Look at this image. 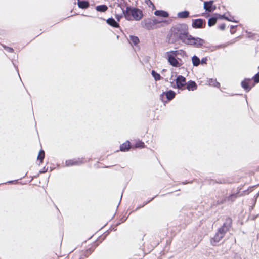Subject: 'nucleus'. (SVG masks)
I'll return each instance as SVG.
<instances>
[{
    "instance_id": "nucleus-1",
    "label": "nucleus",
    "mask_w": 259,
    "mask_h": 259,
    "mask_svg": "<svg viewBox=\"0 0 259 259\" xmlns=\"http://www.w3.org/2000/svg\"><path fill=\"white\" fill-rule=\"evenodd\" d=\"M170 37L169 41L174 42L181 41L184 43L189 34L188 26L185 23L177 24L170 29Z\"/></svg>"
},
{
    "instance_id": "nucleus-2",
    "label": "nucleus",
    "mask_w": 259,
    "mask_h": 259,
    "mask_svg": "<svg viewBox=\"0 0 259 259\" xmlns=\"http://www.w3.org/2000/svg\"><path fill=\"white\" fill-rule=\"evenodd\" d=\"M232 223V220L231 218L228 217L226 219L222 227L218 229V232L215 233L214 237L211 240V243L213 245H215V244L224 237L226 233L229 231L231 227Z\"/></svg>"
},
{
    "instance_id": "nucleus-3",
    "label": "nucleus",
    "mask_w": 259,
    "mask_h": 259,
    "mask_svg": "<svg viewBox=\"0 0 259 259\" xmlns=\"http://www.w3.org/2000/svg\"><path fill=\"white\" fill-rule=\"evenodd\" d=\"M123 13H124L125 18L128 21L132 20L139 21L142 19L143 16L142 10L132 6L126 7L125 10L123 11Z\"/></svg>"
},
{
    "instance_id": "nucleus-4",
    "label": "nucleus",
    "mask_w": 259,
    "mask_h": 259,
    "mask_svg": "<svg viewBox=\"0 0 259 259\" xmlns=\"http://www.w3.org/2000/svg\"><path fill=\"white\" fill-rule=\"evenodd\" d=\"M205 43V40L198 37H194L190 33L184 44L194 48H201Z\"/></svg>"
},
{
    "instance_id": "nucleus-5",
    "label": "nucleus",
    "mask_w": 259,
    "mask_h": 259,
    "mask_svg": "<svg viewBox=\"0 0 259 259\" xmlns=\"http://www.w3.org/2000/svg\"><path fill=\"white\" fill-rule=\"evenodd\" d=\"M175 95V92L171 90H169L166 92H163L160 95V99L163 102L165 103L168 101H170L173 99Z\"/></svg>"
},
{
    "instance_id": "nucleus-6",
    "label": "nucleus",
    "mask_w": 259,
    "mask_h": 259,
    "mask_svg": "<svg viewBox=\"0 0 259 259\" xmlns=\"http://www.w3.org/2000/svg\"><path fill=\"white\" fill-rule=\"evenodd\" d=\"M167 20H160L156 18L150 19L148 20H144L142 21V24L146 28L149 29L151 25H156L161 22H167Z\"/></svg>"
},
{
    "instance_id": "nucleus-7",
    "label": "nucleus",
    "mask_w": 259,
    "mask_h": 259,
    "mask_svg": "<svg viewBox=\"0 0 259 259\" xmlns=\"http://www.w3.org/2000/svg\"><path fill=\"white\" fill-rule=\"evenodd\" d=\"M206 24V21L205 20L198 18L192 20V27L193 28L199 29L204 28Z\"/></svg>"
},
{
    "instance_id": "nucleus-8",
    "label": "nucleus",
    "mask_w": 259,
    "mask_h": 259,
    "mask_svg": "<svg viewBox=\"0 0 259 259\" xmlns=\"http://www.w3.org/2000/svg\"><path fill=\"white\" fill-rule=\"evenodd\" d=\"M214 1L210 0L205 1L203 4V8L207 13H212L216 9V6L213 5Z\"/></svg>"
},
{
    "instance_id": "nucleus-9",
    "label": "nucleus",
    "mask_w": 259,
    "mask_h": 259,
    "mask_svg": "<svg viewBox=\"0 0 259 259\" xmlns=\"http://www.w3.org/2000/svg\"><path fill=\"white\" fill-rule=\"evenodd\" d=\"M175 80L176 86L175 85L172 86V87L174 88L176 87L178 89H180L182 88L184 85L186 84V78L182 75H178Z\"/></svg>"
},
{
    "instance_id": "nucleus-10",
    "label": "nucleus",
    "mask_w": 259,
    "mask_h": 259,
    "mask_svg": "<svg viewBox=\"0 0 259 259\" xmlns=\"http://www.w3.org/2000/svg\"><path fill=\"white\" fill-rule=\"evenodd\" d=\"M83 158H78L77 159H73L66 160L65 164L66 166H71L73 165H80L84 163Z\"/></svg>"
},
{
    "instance_id": "nucleus-11",
    "label": "nucleus",
    "mask_w": 259,
    "mask_h": 259,
    "mask_svg": "<svg viewBox=\"0 0 259 259\" xmlns=\"http://www.w3.org/2000/svg\"><path fill=\"white\" fill-rule=\"evenodd\" d=\"M167 57L168 63L172 66L179 67L182 65V63H180L179 61L177 59H176V57H175L174 55L168 54V55H167Z\"/></svg>"
},
{
    "instance_id": "nucleus-12",
    "label": "nucleus",
    "mask_w": 259,
    "mask_h": 259,
    "mask_svg": "<svg viewBox=\"0 0 259 259\" xmlns=\"http://www.w3.org/2000/svg\"><path fill=\"white\" fill-rule=\"evenodd\" d=\"M250 81L251 79L250 78H245L241 81V87L246 92H249L254 86V83H252V85L250 84Z\"/></svg>"
},
{
    "instance_id": "nucleus-13",
    "label": "nucleus",
    "mask_w": 259,
    "mask_h": 259,
    "mask_svg": "<svg viewBox=\"0 0 259 259\" xmlns=\"http://www.w3.org/2000/svg\"><path fill=\"white\" fill-rule=\"evenodd\" d=\"M116 5L117 7L121 9L122 11H124L126 7H128L127 2L125 0H117L114 6Z\"/></svg>"
},
{
    "instance_id": "nucleus-14",
    "label": "nucleus",
    "mask_w": 259,
    "mask_h": 259,
    "mask_svg": "<svg viewBox=\"0 0 259 259\" xmlns=\"http://www.w3.org/2000/svg\"><path fill=\"white\" fill-rule=\"evenodd\" d=\"M186 89L188 91H194L197 89V84L193 80H189L186 82Z\"/></svg>"
},
{
    "instance_id": "nucleus-15",
    "label": "nucleus",
    "mask_w": 259,
    "mask_h": 259,
    "mask_svg": "<svg viewBox=\"0 0 259 259\" xmlns=\"http://www.w3.org/2000/svg\"><path fill=\"white\" fill-rule=\"evenodd\" d=\"M106 23L110 26L114 27V28H118L119 27V24L117 21H115V20L113 17L109 18L106 20Z\"/></svg>"
},
{
    "instance_id": "nucleus-16",
    "label": "nucleus",
    "mask_w": 259,
    "mask_h": 259,
    "mask_svg": "<svg viewBox=\"0 0 259 259\" xmlns=\"http://www.w3.org/2000/svg\"><path fill=\"white\" fill-rule=\"evenodd\" d=\"M154 14L162 18H167L169 16V13L167 11L161 10H156L154 12Z\"/></svg>"
},
{
    "instance_id": "nucleus-17",
    "label": "nucleus",
    "mask_w": 259,
    "mask_h": 259,
    "mask_svg": "<svg viewBox=\"0 0 259 259\" xmlns=\"http://www.w3.org/2000/svg\"><path fill=\"white\" fill-rule=\"evenodd\" d=\"M130 149V142L129 141H126L125 142L122 143L120 145V150L122 152H126L129 151Z\"/></svg>"
},
{
    "instance_id": "nucleus-18",
    "label": "nucleus",
    "mask_w": 259,
    "mask_h": 259,
    "mask_svg": "<svg viewBox=\"0 0 259 259\" xmlns=\"http://www.w3.org/2000/svg\"><path fill=\"white\" fill-rule=\"evenodd\" d=\"M77 5L79 8L85 9L89 7V3L87 1L77 0Z\"/></svg>"
},
{
    "instance_id": "nucleus-19",
    "label": "nucleus",
    "mask_w": 259,
    "mask_h": 259,
    "mask_svg": "<svg viewBox=\"0 0 259 259\" xmlns=\"http://www.w3.org/2000/svg\"><path fill=\"white\" fill-rule=\"evenodd\" d=\"M215 15L216 16V17H217V19H225L228 21H230V22H235V23H237L238 22V21L237 20H230L229 17L226 16L225 15V14H218V13H215Z\"/></svg>"
},
{
    "instance_id": "nucleus-20",
    "label": "nucleus",
    "mask_w": 259,
    "mask_h": 259,
    "mask_svg": "<svg viewBox=\"0 0 259 259\" xmlns=\"http://www.w3.org/2000/svg\"><path fill=\"white\" fill-rule=\"evenodd\" d=\"M217 17H216L215 14H213V15L208 19V25L209 27H211L215 24L217 21Z\"/></svg>"
},
{
    "instance_id": "nucleus-21",
    "label": "nucleus",
    "mask_w": 259,
    "mask_h": 259,
    "mask_svg": "<svg viewBox=\"0 0 259 259\" xmlns=\"http://www.w3.org/2000/svg\"><path fill=\"white\" fill-rule=\"evenodd\" d=\"M190 13L187 10L180 12L177 14V16L180 18H186L189 16Z\"/></svg>"
},
{
    "instance_id": "nucleus-22",
    "label": "nucleus",
    "mask_w": 259,
    "mask_h": 259,
    "mask_svg": "<svg viewBox=\"0 0 259 259\" xmlns=\"http://www.w3.org/2000/svg\"><path fill=\"white\" fill-rule=\"evenodd\" d=\"M95 9L100 12H105L108 10V7L106 5H100L97 6Z\"/></svg>"
},
{
    "instance_id": "nucleus-23",
    "label": "nucleus",
    "mask_w": 259,
    "mask_h": 259,
    "mask_svg": "<svg viewBox=\"0 0 259 259\" xmlns=\"http://www.w3.org/2000/svg\"><path fill=\"white\" fill-rule=\"evenodd\" d=\"M208 84L210 86L217 87L219 88L220 87V84L217 81V79H214L213 78H210L208 80Z\"/></svg>"
},
{
    "instance_id": "nucleus-24",
    "label": "nucleus",
    "mask_w": 259,
    "mask_h": 259,
    "mask_svg": "<svg viewBox=\"0 0 259 259\" xmlns=\"http://www.w3.org/2000/svg\"><path fill=\"white\" fill-rule=\"evenodd\" d=\"M192 62L193 65L194 66H198L200 64V60L198 56L194 55L192 57Z\"/></svg>"
},
{
    "instance_id": "nucleus-25",
    "label": "nucleus",
    "mask_w": 259,
    "mask_h": 259,
    "mask_svg": "<svg viewBox=\"0 0 259 259\" xmlns=\"http://www.w3.org/2000/svg\"><path fill=\"white\" fill-rule=\"evenodd\" d=\"M139 39L137 36L134 35H130V42L134 45H137L139 42Z\"/></svg>"
},
{
    "instance_id": "nucleus-26",
    "label": "nucleus",
    "mask_w": 259,
    "mask_h": 259,
    "mask_svg": "<svg viewBox=\"0 0 259 259\" xmlns=\"http://www.w3.org/2000/svg\"><path fill=\"white\" fill-rule=\"evenodd\" d=\"M180 51H181L183 54H186V52L184 51L180 50ZM166 54L167 55H168V54L174 55V56H175V57H176L177 55H178L179 54V50H175V51L172 50V51H170L169 52H167Z\"/></svg>"
},
{
    "instance_id": "nucleus-27",
    "label": "nucleus",
    "mask_w": 259,
    "mask_h": 259,
    "mask_svg": "<svg viewBox=\"0 0 259 259\" xmlns=\"http://www.w3.org/2000/svg\"><path fill=\"white\" fill-rule=\"evenodd\" d=\"M151 75L156 81L159 80L161 78L160 75L154 70H152Z\"/></svg>"
},
{
    "instance_id": "nucleus-28",
    "label": "nucleus",
    "mask_w": 259,
    "mask_h": 259,
    "mask_svg": "<svg viewBox=\"0 0 259 259\" xmlns=\"http://www.w3.org/2000/svg\"><path fill=\"white\" fill-rule=\"evenodd\" d=\"M45 158V152L43 150L41 149L39 151V154L37 156V160L40 161V162L41 163L43 161V160Z\"/></svg>"
},
{
    "instance_id": "nucleus-29",
    "label": "nucleus",
    "mask_w": 259,
    "mask_h": 259,
    "mask_svg": "<svg viewBox=\"0 0 259 259\" xmlns=\"http://www.w3.org/2000/svg\"><path fill=\"white\" fill-rule=\"evenodd\" d=\"M237 194L233 193V194H231V195H230L228 197L227 199H228V201H234L235 200V199L237 198Z\"/></svg>"
},
{
    "instance_id": "nucleus-30",
    "label": "nucleus",
    "mask_w": 259,
    "mask_h": 259,
    "mask_svg": "<svg viewBox=\"0 0 259 259\" xmlns=\"http://www.w3.org/2000/svg\"><path fill=\"white\" fill-rule=\"evenodd\" d=\"M251 79L253 80L254 84L259 83V72L254 75Z\"/></svg>"
},
{
    "instance_id": "nucleus-31",
    "label": "nucleus",
    "mask_w": 259,
    "mask_h": 259,
    "mask_svg": "<svg viewBox=\"0 0 259 259\" xmlns=\"http://www.w3.org/2000/svg\"><path fill=\"white\" fill-rule=\"evenodd\" d=\"M94 250V248L93 247H90L87 249L84 253V255L88 257L90 254H91Z\"/></svg>"
},
{
    "instance_id": "nucleus-32",
    "label": "nucleus",
    "mask_w": 259,
    "mask_h": 259,
    "mask_svg": "<svg viewBox=\"0 0 259 259\" xmlns=\"http://www.w3.org/2000/svg\"><path fill=\"white\" fill-rule=\"evenodd\" d=\"M156 196H155V197L152 198L150 200L146 201V202H145L142 205H140L139 206H138L136 208V210H137L138 209H140V208H142L143 207H144L145 205L147 204L148 203H149L151 201H152V200L154 199V198L155 197H156Z\"/></svg>"
},
{
    "instance_id": "nucleus-33",
    "label": "nucleus",
    "mask_w": 259,
    "mask_h": 259,
    "mask_svg": "<svg viewBox=\"0 0 259 259\" xmlns=\"http://www.w3.org/2000/svg\"><path fill=\"white\" fill-rule=\"evenodd\" d=\"M124 13H123V11H122V13L121 14H115V17L117 19V21H119L123 17V16L124 17Z\"/></svg>"
},
{
    "instance_id": "nucleus-34",
    "label": "nucleus",
    "mask_w": 259,
    "mask_h": 259,
    "mask_svg": "<svg viewBox=\"0 0 259 259\" xmlns=\"http://www.w3.org/2000/svg\"><path fill=\"white\" fill-rule=\"evenodd\" d=\"M3 47L4 49L8 52L13 53L14 52V49L10 47L7 46L6 45H3Z\"/></svg>"
},
{
    "instance_id": "nucleus-35",
    "label": "nucleus",
    "mask_w": 259,
    "mask_h": 259,
    "mask_svg": "<svg viewBox=\"0 0 259 259\" xmlns=\"http://www.w3.org/2000/svg\"><path fill=\"white\" fill-rule=\"evenodd\" d=\"M136 146L138 148H144L145 146V144L142 141H139L136 143Z\"/></svg>"
},
{
    "instance_id": "nucleus-36",
    "label": "nucleus",
    "mask_w": 259,
    "mask_h": 259,
    "mask_svg": "<svg viewBox=\"0 0 259 259\" xmlns=\"http://www.w3.org/2000/svg\"><path fill=\"white\" fill-rule=\"evenodd\" d=\"M246 33H247L248 34V37L250 38L254 39L253 36L256 35L255 34L251 32H248L247 30L246 31Z\"/></svg>"
},
{
    "instance_id": "nucleus-37",
    "label": "nucleus",
    "mask_w": 259,
    "mask_h": 259,
    "mask_svg": "<svg viewBox=\"0 0 259 259\" xmlns=\"http://www.w3.org/2000/svg\"><path fill=\"white\" fill-rule=\"evenodd\" d=\"M218 28L221 30H224L226 28V25L225 23H222L221 25H218Z\"/></svg>"
},
{
    "instance_id": "nucleus-38",
    "label": "nucleus",
    "mask_w": 259,
    "mask_h": 259,
    "mask_svg": "<svg viewBox=\"0 0 259 259\" xmlns=\"http://www.w3.org/2000/svg\"><path fill=\"white\" fill-rule=\"evenodd\" d=\"M207 57H203L200 60V63H201V64H206L207 63Z\"/></svg>"
},
{
    "instance_id": "nucleus-39",
    "label": "nucleus",
    "mask_w": 259,
    "mask_h": 259,
    "mask_svg": "<svg viewBox=\"0 0 259 259\" xmlns=\"http://www.w3.org/2000/svg\"><path fill=\"white\" fill-rule=\"evenodd\" d=\"M237 25H231L230 26V29H231V30H230V33L231 34H234L236 32V31H233L232 30V29L235 28L236 27H237Z\"/></svg>"
},
{
    "instance_id": "nucleus-40",
    "label": "nucleus",
    "mask_w": 259,
    "mask_h": 259,
    "mask_svg": "<svg viewBox=\"0 0 259 259\" xmlns=\"http://www.w3.org/2000/svg\"><path fill=\"white\" fill-rule=\"evenodd\" d=\"M145 2L149 5V6L150 7V5H152L153 6V8H155V6L154 5H153V4L152 3V2L151 1V0H145Z\"/></svg>"
},
{
    "instance_id": "nucleus-41",
    "label": "nucleus",
    "mask_w": 259,
    "mask_h": 259,
    "mask_svg": "<svg viewBox=\"0 0 259 259\" xmlns=\"http://www.w3.org/2000/svg\"><path fill=\"white\" fill-rule=\"evenodd\" d=\"M48 169V167L46 168V167H44L43 169L39 171V173H44L47 171Z\"/></svg>"
},
{
    "instance_id": "nucleus-42",
    "label": "nucleus",
    "mask_w": 259,
    "mask_h": 259,
    "mask_svg": "<svg viewBox=\"0 0 259 259\" xmlns=\"http://www.w3.org/2000/svg\"><path fill=\"white\" fill-rule=\"evenodd\" d=\"M225 201H226L225 199H222L221 201H218L217 202V204L218 205L223 204Z\"/></svg>"
},
{
    "instance_id": "nucleus-43",
    "label": "nucleus",
    "mask_w": 259,
    "mask_h": 259,
    "mask_svg": "<svg viewBox=\"0 0 259 259\" xmlns=\"http://www.w3.org/2000/svg\"><path fill=\"white\" fill-rule=\"evenodd\" d=\"M230 20H235L234 19V17L233 16H230V17L229 18Z\"/></svg>"
},
{
    "instance_id": "nucleus-44",
    "label": "nucleus",
    "mask_w": 259,
    "mask_h": 259,
    "mask_svg": "<svg viewBox=\"0 0 259 259\" xmlns=\"http://www.w3.org/2000/svg\"><path fill=\"white\" fill-rule=\"evenodd\" d=\"M13 182H14V181H9L7 183H9V184H11V183H13Z\"/></svg>"
},
{
    "instance_id": "nucleus-45",
    "label": "nucleus",
    "mask_w": 259,
    "mask_h": 259,
    "mask_svg": "<svg viewBox=\"0 0 259 259\" xmlns=\"http://www.w3.org/2000/svg\"><path fill=\"white\" fill-rule=\"evenodd\" d=\"M183 183V184H187V182H184Z\"/></svg>"
},
{
    "instance_id": "nucleus-46",
    "label": "nucleus",
    "mask_w": 259,
    "mask_h": 259,
    "mask_svg": "<svg viewBox=\"0 0 259 259\" xmlns=\"http://www.w3.org/2000/svg\"><path fill=\"white\" fill-rule=\"evenodd\" d=\"M179 60L181 61V62H182V60L181 59H179Z\"/></svg>"
},
{
    "instance_id": "nucleus-47",
    "label": "nucleus",
    "mask_w": 259,
    "mask_h": 259,
    "mask_svg": "<svg viewBox=\"0 0 259 259\" xmlns=\"http://www.w3.org/2000/svg\"><path fill=\"white\" fill-rule=\"evenodd\" d=\"M121 196H122V195ZM121 198H122V196H121ZM121 198L120 199V202L121 201Z\"/></svg>"
},
{
    "instance_id": "nucleus-48",
    "label": "nucleus",
    "mask_w": 259,
    "mask_h": 259,
    "mask_svg": "<svg viewBox=\"0 0 259 259\" xmlns=\"http://www.w3.org/2000/svg\"><path fill=\"white\" fill-rule=\"evenodd\" d=\"M258 68H259V66H258Z\"/></svg>"
}]
</instances>
